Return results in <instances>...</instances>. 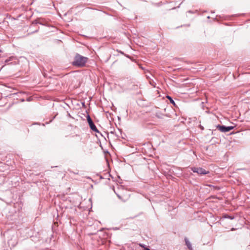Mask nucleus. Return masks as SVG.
Wrapping results in <instances>:
<instances>
[{
	"label": "nucleus",
	"instance_id": "f8f14e48",
	"mask_svg": "<svg viewBox=\"0 0 250 250\" xmlns=\"http://www.w3.org/2000/svg\"><path fill=\"white\" fill-rule=\"evenodd\" d=\"M200 127H201V128L202 129H204V127H203V126H200Z\"/></svg>",
	"mask_w": 250,
	"mask_h": 250
},
{
	"label": "nucleus",
	"instance_id": "9d476101",
	"mask_svg": "<svg viewBox=\"0 0 250 250\" xmlns=\"http://www.w3.org/2000/svg\"><path fill=\"white\" fill-rule=\"evenodd\" d=\"M116 194H117V195L118 197L120 199H122V197H121V196L119 194H117V193H116Z\"/></svg>",
	"mask_w": 250,
	"mask_h": 250
},
{
	"label": "nucleus",
	"instance_id": "6e6552de",
	"mask_svg": "<svg viewBox=\"0 0 250 250\" xmlns=\"http://www.w3.org/2000/svg\"><path fill=\"white\" fill-rule=\"evenodd\" d=\"M225 218H228V219H229L230 220H232L234 218V216H229V215H226L225 216Z\"/></svg>",
	"mask_w": 250,
	"mask_h": 250
},
{
	"label": "nucleus",
	"instance_id": "f03ea898",
	"mask_svg": "<svg viewBox=\"0 0 250 250\" xmlns=\"http://www.w3.org/2000/svg\"><path fill=\"white\" fill-rule=\"evenodd\" d=\"M191 169L193 172L197 173L200 175H205L209 173V171H206L205 169L201 167H191Z\"/></svg>",
	"mask_w": 250,
	"mask_h": 250
},
{
	"label": "nucleus",
	"instance_id": "1a4fd4ad",
	"mask_svg": "<svg viewBox=\"0 0 250 250\" xmlns=\"http://www.w3.org/2000/svg\"><path fill=\"white\" fill-rule=\"evenodd\" d=\"M39 22L37 21H35L33 22V24H38Z\"/></svg>",
	"mask_w": 250,
	"mask_h": 250
},
{
	"label": "nucleus",
	"instance_id": "0eeeda50",
	"mask_svg": "<svg viewBox=\"0 0 250 250\" xmlns=\"http://www.w3.org/2000/svg\"><path fill=\"white\" fill-rule=\"evenodd\" d=\"M167 98L169 100L170 103L171 104H172L174 106L175 105V103L174 100L172 99V98L170 96L167 95Z\"/></svg>",
	"mask_w": 250,
	"mask_h": 250
},
{
	"label": "nucleus",
	"instance_id": "39448f33",
	"mask_svg": "<svg viewBox=\"0 0 250 250\" xmlns=\"http://www.w3.org/2000/svg\"><path fill=\"white\" fill-rule=\"evenodd\" d=\"M17 60L16 58L14 56H11L8 59L5 60V62L7 64H15L16 63V62L15 61Z\"/></svg>",
	"mask_w": 250,
	"mask_h": 250
},
{
	"label": "nucleus",
	"instance_id": "423d86ee",
	"mask_svg": "<svg viewBox=\"0 0 250 250\" xmlns=\"http://www.w3.org/2000/svg\"><path fill=\"white\" fill-rule=\"evenodd\" d=\"M185 243H186V245L188 247V249L189 250H193L191 244L190 242L189 241V240H188V239L186 237L185 238Z\"/></svg>",
	"mask_w": 250,
	"mask_h": 250
},
{
	"label": "nucleus",
	"instance_id": "7ed1b4c3",
	"mask_svg": "<svg viewBox=\"0 0 250 250\" xmlns=\"http://www.w3.org/2000/svg\"><path fill=\"white\" fill-rule=\"evenodd\" d=\"M87 118V122L89 124V127L90 128V129L96 132H98L99 133V130L97 129L96 125H95V124H94L93 122L92 121L91 118H90V116L89 115H88L86 117Z\"/></svg>",
	"mask_w": 250,
	"mask_h": 250
},
{
	"label": "nucleus",
	"instance_id": "20e7f679",
	"mask_svg": "<svg viewBox=\"0 0 250 250\" xmlns=\"http://www.w3.org/2000/svg\"><path fill=\"white\" fill-rule=\"evenodd\" d=\"M234 126H226L225 125H218L216 126V128L222 132H228L230 130L233 129L234 128Z\"/></svg>",
	"mask_w": 250,
	"mask_h": 250
},
{
	"label": "nucleus",
	"instance_id": "ddd939ff",
	"mask_svg": "<svg viewBox=\"0 0 250 250\" xmlns=\"http://www.w3.org/2000/svg\"><path fill=\"white\" fill-rule=\"evenodd\" d=\"M27 101H30V99H27Z\"/></svg>",
	"mask_w": 250,
	"mask_h": 250
},
{
	"label": "nucleus",
	"instance_id": "9b49d317",
	"mask_svg": "<svg viewBox=\"0 0 250 250\" xmlns=\"http://www.w3.org/2000/svg\"><path fill=\"white\" fill-rule=\"evenodd\" d=\"M145 250H150L148 248H146L145 249Z\"/></svg>",
	"mask_w": 250,
	"mask_h": 250
},
{
	"label": "nucleus",
	"instance_id": "f257e3e1",
	"mask_svg": "<svg viewBox=\"0 0 250 250\" xmlns=\"http://www.w3.org/2000/svg\"><path fill=\"white\" fill-rule=\"evenodd\" d=\"M88 58L77 53L74 57V61L72 64L73 66L78 67H83L85 65Z\"/></svg>",
	"mask_w": 250,
	"mask_h": 250
},
{
	"label": "nucleus",
	"instance_id": "4468645a",
	"mask_svg": "<svg viewBox=\"0 0 250 250\" xmlns=\"http://www.w3.org/2000/svg\"><path fill=\"white\" fill-rule=\"evenodd\" d=\"M2 52V51L0 49V52Z\"/></svg>",
	"mask_w": 250,
	"mask_h": 250
}]
</instances>
